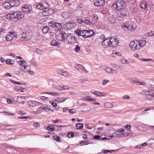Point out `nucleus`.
Here are the masks:
<instances>
[{
  "instance_id": "22",
  "label": "nucleus",
  "mask_w": 154,
  "mask_h": 154,
  "mask_svg": "<svg viewBox=\"0 0 154 154\" xmlns=\"http://www.w3.org/2000/svg\"><path fill=\"white\" fill-rule=\"evenodd\" d=\"M72 14L69 11L63 12L62 13V17L65 19H67L70 17Z\"/></svg>"
},
{
  "instance_id": "7",
  "label": "nucleus",
  "mask_w": 154,
  "mask_h": 154,
  "mask_svg": "<svg viewBox=\"0 0 154 154\" xmlns=\"http://www.w3.org/2000/svg\"><path fill=\"white\" fill-rule=\"evenodd\" d=\"M50 26L54 28L57 31H59L61 29L62 26L60 23L55 22L54 21H52L49 23Z\"/></svg>"
},
{
  "instance_id": "61",
  "label": "nucleus",
  "mask_w": 154,
  "mask_h": 154,
  "mask_svg": "<svg viewBox=\"0 0 154 154\" xmlns=\"http://www.w3.org/2000/svg\"><path fill=\"white\" fill-rule=\"evenodd\" d=\"M149 35L154 36V31H152L149 32Z\"/></svg>"
},
{
  "instance_id": "31",
  "label": "nucleus",
  "mask_w": 154,
  "mask_h": 154,
  "mask_svg": "<svg viewBox=\"0 0 154 154\" xmlns=\"http://www.w3.org/2000/svg\"><path fill=\"white\" fill-rule=\"evenodd\" d=\"M147 6V4L145 1H143L140 4V8L143 9L146 8Z\"/></svg>"
},
{
  "instance_id": "23",
  "label": "nucleus",
  "mask_w": 154,
  "mask_h": 154,
  "mask_svg": "<svg viewBox=\"0 0 154 154\" xmlns=\"http://www.w3.org/2000/svg\"><path fill=\"white\" fill-rule=\"evenodd\" d=\"M75 68L81 72H82L85 70V67L81 64H76L75 65Z\"/></svg>"
},
{
  "instance_id": "8",
  "label": "nucleus",
  "mask_w": 154,
  "mask_h": 154,
  "mask_svg": "<svg viewBox=\"0 0 154 154\" xmlns=\"http://www.w3.org/2000/svg\"><path fill=\"white\" fill-rule=\"evenodd\" d=\"M65 40L70 43H74L76 41V38L72 34H70L66 35Z\"/></svg>"
},
{
  "instance_id": "27",
  "label": "nucleus",
  "mask_w": 154,
  "mask_h": 154,
  "mask_svg": "<svg viewBox=\"0 0 154 154\" xmlns=\"http://www.w3.org/2000/svg\"><path fill=\"white\" fill-rule=\"evenodd\" d=\"M94 32L92 30H86V38L91 36L94 34Z\"/></svg>"
},
{
  "instance_id": "17",
  "label": "nucleus",
  "mask_w": 154,
  "mask_h": 154,
  "mask_svg": "<svg viewBox=\"0 0 154 154\" xmlns=\"http://www.w3.org/2000/svg\"><path fill=\"white\" fill-rule=\"evenodd\" d=\"M94 5L97 6H102L105 4L104 0H94Z\"/></svg>"
},
{
  "instance_id": "64",
  "label": "nucleus",
  "mask_w": 154,
  "mask_h": 154,
  "mask_svg": "<svg viewBox=\"0 0 154 154\" xmlns=\"http://www.w3.org/2000/svg\"><path fill=\"white\" fill-rule=\"evenodd\" d=\"M125 128L128 130L131 128V125H127L125 126Z\"/></svg>"
},
{
  "instance_id": "25",
  "label": "nucleus",
  "mask_w": 154,
  "mask_h": 154,
  "mask_svg": "<svg viewBox=\"0 0 154 154\" xmlns=\"http://www.w3.org/2000/svg\"><path fill=\"white\" fill-rule=\"evenodd\" d=\"M83 23H85L87 24H88L89 25H94L96 23L95 21H90L89 18H86L85 20H84Z\"/></svg>"
},
{
  "instance_id": "6",
  "label": "nucleus",
  "mask_w": 154,
  "mask_h": 154,
  "mask_svg": "<svg viewBox=\"0 0 154 154\" xmlns=\"http://www.w3.org/2000/svg\"><path fill=\"white\" fill-rule=\"evenodd\" d=\"M122 27L125 30H129L131 31V32L134 31L136 29L135 26L133 25H130L127 22L123 24L122 25Z\"/></svg>"
},
{
  "instance_id": "44",
  "label": "nucleus",
  "mask_w": 154,
  "mask_h": 154,
  "mask_svg": "<svg viewBox=\"0 0 154 154\" xmlns=\"http://www.w3.org/2000/svg\"><path fill=\"white\" fill-rule=\"evenodd\" d=\"M74 134L73 132H69L68 133L67 137L69 138L73 137H74Z\"/></svg>"
},
{
  "instance_id": "63",
  "label": "nucleus",
  "mask_w": 154,
  "mask_h": 154,
  "mask_svg": "<svg viewBox=\"0 0 154 154\" xmlns=\"http://www.w3.org/2000/svg\"><path fill=\"white\" fill-rule=\"evenodd\" d=\"M33 125L36 128H38L39 127V124L37 122V123H35L33 124Z\"/></svg>"
},
{
  "instance_id": "19",
  "label": "nucleus",
  "mask_w": 154,
  "mask_h": 154,
  "mask_svg": "<svg viewBox=\"0 0 154 154\" xmlns=\"http://www.w3.org/2000/svg\"><path fill=\"white\" fill-rule=\"evenodd\" d=\"M30 39L28 33L23 32L22 33L20 40L26 41Z\"/></svg>"
},
{
  "instance_id": "5",
  "label": "nucleus",
  "mask_w": 154,
  "mask_h": 154,
  "mask_svg": "<svg viewBox=\"0 0 154 154\" xmlns=\"http://www.w3.org/2000/svg\"><path fill=\"white\" fill-rule=\"evenodd\" d=\"M56 39L60 41H64L65 38L67 35V34L64 32H57L56 34Z\"/></svg>"
},
{
  "instance_id": "18",
  "label": "nucleus",
  "mask_w": 154,
  "mask_h": 154,
  "mask_svg": "<svg viewBox=\"0 0 154 154\" xmlns=\"http://www.w3.org/2000/svg\"><path fill=\"white\" fill-rule=\"evenodd\" d=\"M91 93L92 94L96 95L97 96L103 97L105 96L107 94L106 93H102L99 91L92 90L91 91Z\"/></svg>"
},
{
  "instance_id": "29",
  "label": "nucleus",
  "mask_w": 154,
  "mask_h": 154,
  "mask_svg": "<svg viewBox=\"0 0 154 154\" xmlns=\"http://www.w3.org/2000/svg\"><path fill=\"white\" fill-rule=\"evenodd\" d=\"M118 151V149L117 150H109L103 149L102 150V152L104 154H107L108 153H111L113 152H115Z\"/></svg>"
},
{
  "instance_id": "36",
  "label": "nucleus",
  "mask_w": 154,
  "mask_h": 154,
  "mask_svg": "<svg viewBox=\"0 0 154 154\" xmlns=\"http://www.w3.org/2000/svg\"><path fill=\"white\" fill-rule=\"evenodd\" d=\"M49 29V28L48 26H45L42 29V31L43 33H46L48 31Z\"/></svg>"
},
{
  "instance_id": "40",
  "label": "nucleus",
  "mask_w": 154,
  "mask_h": 154,
  "mask_svg": "<svg viewBox=\"0 0 154 154\" xmlns=\"http://www.w3.org/2000/svg\"><path fill=\"white\" fill-rule=\"evenodd\" d=\"M53 139L57 142H60V138L58 136H53Z\"/></svg>"
},
{
  "instance_id": "4",
  "label": "nucleus",
  "mask_w": 154,
  "mask_h": 154,
  "mask_svg": "<svg viewBox=\"0 0 154 154\" xmlns=\"http://www.w3.org/2000/svg\"><path fill=\"white\" fill-rule=\"evenodd\" d=\"M129 46L131 49L133 51L140 49L138 41L137 40L131 41L130 43Z\"/></svg>"
},
{
  "instance_id": "53",
  "label": "nucleus",
  "mask_w": 154,
  "mask_h": 154,
  "mask_svg": "<svg viewBox=\"0 0 154 154\" xmlns=\"http://www.w3.org/2000/svg\"><path fill=\"white\" fill-rule=\"evenodd\" d=\"M77 22L79 23H83L84 20H83L81 18H77Z\"/></svg>"
},
{
  "instance_id": "9",
  "label": "nucleus",
  "mask_w": 154,
  "mask_h": 154,
  "mask_svg": "<svg viewBox=\"0 0 154 154\" xmlns=\"http://www.w3.org/2000/svg\"><path fill=\"white\" fill-rule=\"evenodd\" d=\"M124 130L122 128H120V129H117L116 132L114 133L113 135L111 136L112 137H122L125 136L124 134Z\"/></svg>"
},
{
  "instance_id": "10",
  "label": "nucleus",
  "mask_w": 154,
  "mask_h": 154,
  "mask_svg": "<svg viewBox=\"0 0 154 154\" xmlns=\"http://www.w3.org/2000/svg\"><path fill=\"white\" fill-rule=\"evenodd\" d=\"M86 30H77L75 31V34L79 37L82 36L85 38H86Z\"/></svg>"
},
{
  "instance_id": "3",
  "label": "nucleus",
  "mask_w": 154,
  "mask_h": 154,
  "mask_svg": "<svg viewBox=\"0 0 154 154\" xmlns=\"http://www.w3.org/2000/svg\"><path fill=\"white\" fill-rule=\"evenodd\" d=\"M116 13L119 17L123 18L128 16L129 14V12L128 10L126 7L117 10Z\"/></svg>"
},
{
  "instance_id": "15",
  "label": "nucleus",
  "mask_w": 154,
  "mask_h": 154,
  "mask_svg": "<svg viewBox=\"0 0 154 154\" xmlns=\"http://www.w3.org/2000/svg\"><path fill=\"white\" fill-rule=\"evenodd\" d=\"M110 38H108L107 39H105L103 41L102 45L104 47L107 48L109 46H110Z\"/></svg>"
},
{
  "instance_id": "20",
  "label": "nucleus",
  "mask_w": 154,
  "mask_h": 154,
  "mask_svg": "<svg viewBox=\"0 0 154 154\" xmlns=\"http://www.w3.org/2000/svg\"><path fill=\"white\" fill-rule=\"evenodd\" d=\"M22 8L23 11L24 12L27 13L29 12L31 10V7L26 5H23Z\"/></svg>"
},
{
  "instance_id": "45",
  "label": "nucleus",
  "mask_w": 154,
  "mask_h": 154,
  "mask_svg": "<svg viewBox=\"0 0 154 154\" xmlns=\"http://www.w3.org/2000/svg\"><path fill=\"white\" fill-rule=\"evenodd\" d=\"M35 51L38 54H42V50L38 48H36Z\"/></svg>"
},
{
  "instance_id": "16",
  "label": "nucleus",
  "mask_w": 154,
  "mask_h": 154,
  "mask_svg": "<svg viewBox=\"0 0 154 154\" xmlns=\"http://www.w3.org/2000/svg\"><path fill=\"white\" fill-rule=\"evenodd\" d=\"M48 8H45L40 11V15L42 16H46L49 15L50 13L49 12Z\"/></svg>"
},
{
  "instance_id": "12",
  "label": "nucleus",
  "mask_w": 154,
  "mask_h": 154,
  "mask_svg": "<svg viewBox=\"0 0 154 154\" xmlns=\"http://www.w3.org/2000/svg\"><path fill=\"white\" fill-rule=\"evenodd\" d=\"M27 104L29 106H35L38 105L40 106L42 103L35 100H29L27 102Z\"/></svg>"
},
{
  "instance_id": "51",
  "label": "nucleus",
  "mask_w": 154,
  "mask_h": 154,
  "mask_svg": "<svg viewBox=\"0 0 154 154\" xmlns=\"http://www.w3.org/2000/svg\"><path fill=\"white\" fill-rule=\"evenodd\" d=\"M63 73L62 75L65 77H67L69 75V74L67 72L63 71Z\"/></svg>"
},
{
  "instance_id": "30",
  "label": "nucleus",
  "mask_w": 154,
  "mask_h": 154,
  "mask_svg": "<svg viewBox=\"0 0 154 154\" xmlns=\"http://www.w3.org/2000/svg\"><path fill=\"white\" fill-rule=\"evenodd\" d=\"M51 45L56 46L57 47H59L60 46V43L58 42H57L55 40H53L51 42Z\"/></svg>"
},
{
  "instance_id": "59",
  "label": "nucleus",
  "mask_w": 154,
  "mask_h": 154,
  "mask_svg": "<svg viewBox=\"0 0 154 154\" xmlns=\"http://www.w3.org/2000/svg\"><path fill=\"white\" fill-rule=\"evenodd\" d=\"M86 100H88L89 101H90V102H92L93 101H96V100H95V99L92 98H88V99H86Z\"/></svg>"
},
{
  "instance_id": "60",
  "label": "nucleus",
  "mask_w": 154,
  "mask_h": 154,
  "mask_svg": "<svg viewBox=\"0 0 154 154\" xmlns=\"http://www.w3.org/2000/svg\"><path fill=\"white\" fill-rule=\"evenodd\" d=\"M122 98L125 99H128L130 98V97L128 95H126L125 96H122Z\"/></svg>"
},
{
  "instance_id": "13",
  "label": "nucleus",
  "mask_w": 154,
  "mask_h": 154,
  "mask_svg": "<svg viewBox=\"0 0 154 154\" xmlns=\"http://www.w3.org/2000/svg\"><path fill=\"white\" fill-rule=\"evenodd\" d=\"M16 34L13 32H9L6 37L8 41H11L16 36Z\"/></svg>"
},
{
  "instance_id": "50",
  "label": "nucleus",
  "mask_w": 154,
  "mask_h": 154,
  "mask_svg": "<svg viewBox=\"0 0 154 154\" xmlns=\"http://www.w3.org/2000/svg\"><path fill=\"white\" fill-rule=\"evenodd\" d=\"M27 67L29 68V65H27V66H25V67L24 68V70L23 72H28V69L27 68Z\"/></svg>"
},
{
  "instance_id": "38",
  "label": "nucleus",
  "mask_w": 154,
  "mask_h": 154,
  "mask_svg": "<svg viewBox=\"0 0 154 154\" xmlns=\"http://www.w3.org/2000/svg\"><path fill=\"white\" fill-rule=\"evenodd\" d=\"M46 93L51 95L54 96H57L59 95L58 93L55 92H47Z\"/></svg>"
},
{
  "instance_id": "37",
  "label": "nucleus",
  "mask_w": 154,
  "mask_h": 154,
  "mask_svg": "<svg viewBox=\"0 0 154 154\" xmlns=\"http://www.w3.org/2000/svg\"><path fill=\"white\" fill-rule=\"evenodd\" d=\"M6 63L8 64L12 65L14 63V61L10 59H7L6 60Z\"/></svg>"
},
{
  "instance_id": "14",
  "label": "nucleus",
  "mask_w": 154,
  "mask_h": 154,
  "mask_svg": "<svg viewBox=\"0 0 154 154\" xmlns=\"http://www.w3.org/2000/svg\"><path fill=\"white\" fill-rule=\"evenodd\" d=\"M110 46L115 47L119 43L118 39L112 37L110 38Z\"/></svg>"
},
{
  "instance_id": "32",
  "label": "nucleus",
  "mask_w": 154,
  "mask_h": 154,
  "mask_svg": "<svg viewBox=\"0 0 154 154\" xmlns=\"http://www.w3.org/2000/svg\"><path fill=\"white\" fill-rule=\"evenodd\" d=\"M139 45L140 47V49L142 47H143L146 44V41L144 40H140L138 41Z\"/></svg>"
},
{
  "instance_id": "33",
  "label": "nucleus",
  "mask_w": 154,
  "mask_h": 154,
  "mask_svg": "<svg viewBox=\"0 0 154 154\" xmlns=\"http://www.w3.org/2000/svg\"><path fill=\"white\" fill-rule=\"evenodd\" d=\"M104 106L106 108H109L112 107L113 105L111 103L106 102L104 103Z\"/></svg>"
},
{
  "instance_id": "21",
  "label": "nucleus",
  "mask_w": 154,
  "mask_h": 154,
  "mask_svg": "<svg viewBox=\"0 0 154 154\" xmlns=\"http://www.w3.org/2000/svg\"><path fill=\"white\" fill-rule=\"evenodd\" d=\"M75 24L72 23H68L64 25V27L66 29H70L75 27Z\"/></svg>"
},
{
  "instance_id": "48",
  "label": "nucleus",
  "mask_w": 154,
  "mask_h": 154,
  "mask_svg": "<svg viewBox=\"0 0 154 154\" xmlns=\"http://www.w3.org/2000/svg\"><path fill=\"white\" fill-rule=\"evenodd\" d=\"M106 71L109 73H112V70L109 68H106Z\"/></svg>"
},
{
  "instance_id": "57",
  "label": "nucleus",
  "mask_w": 154,
  "mask_h": 154,
  "mask_svg": "<svg viewBox=\"0 0 154 154\" xmlns=\"http://www.w3.org/2000/svg\"><path fill=\"white\" fill-rule=\"evenodd\" d=\"M151 109H154V107H149L144 110V111L146 112L150 110Z\"/></svg>"
},
{
  "instance_id": "2",
  "label": "nucleus",
  "mask_w": 154,
  "mask_h": 154,
  "mask_svg": "<svg viewBox=\"0 0 154 154\" xmlns=\"http://www.w3.org/2000/svg\"><path fill=\"white\" fill-rule=\"evenodd\" d=\"M126 7V2L123 0H116L114 2L112 7L115 9L118 10Z\"/></svg>"
},
{
  "instance_id": "28",
  "label": "nucleus",
  "mask_w": 154,
  "mask_h": 154,
  "mask_svg": "<svg viewBox=\"0 0 154 154\" xmlns=\"http://www.w3.org/2000/svg\"><path fill=\"white\" fill-rule=\"evenodd\" d=\"M89 144H93V142H90V141L89 140H82L81 141L80 144L81 146H83L84 145H86Z\"/></svg>"
},
{
  "instance_id": "55",
  "label": "nucleus",
  "mask_w": 154,
  "mask_h": 154,
  "mask_svg": "<svg viewBox=\"0 0 154 154\" xmlns=\"http://www.w3.org/2000/svg\"><path fill=\"white\" fill-rule=\"evenodd\" d=\"M10 81L13 83H14L17 85H21V83L18 82H17L14 81V80H13L11 79H10Z\"/></svg>"
},
{
  "instance_id": "43",
  "label": "nucleus",
  "mask_w": 154,
  "mask_h": 154,
  "mask_svg": "<svg viewBox=\"0 0 154 154\" xmlns=\"http://www.w3.org/2000/svg\"><path fill=\"white\" fill-rule=\"evenodd\" d=\"M146 98L149 100H153V97H152V94H148L146 96Z\"/></svg>"
},
{
  "instance_id": "47",
  "label": "nucleus",
  "mask_w": 154,
  "mask_h": 154,
  "mask_svg": "<svg viewBox=\"0 0 154 154\" xmlns=\"http://www.w3.org/2000/svg\"><path fill=\"white\" fill-rule=\"evenodd\" d=\"M80 48L78 45H76V46L75 48L74 49V50L76 52H79L80 51Z\"/></svg>"
},
{
  "instance_id": "24",
  "label": "nucleus",
  "mask_w": 154,
  "mask_h": 154,
  "mask_svg": "<svg viewBox=\"0 0 154 154\" xmlns=\"http://www.w3.org/2000/svg\"><path fill=\"white\" fill-rule=\"evenodd\" d=\"M11 5L12 7L17 6L20 4V2L18 0H11Z\"/></svg>"
},
{
  "instance_id": "1",
  "label": "nucleus",
  "mask_w": 154,
  "mask_h": 154,
  "mask_svg": "<svg viewBox=\"0 0 154 154\" xmlns=\"http://www.w3.org/2000/svg\"><path fill=\"white\" fill-rule=\"evenodd\" d=\"M6 17V18L10 20L17 21L22 19L24 15L21 12L17 11L12 14H7Z\"/></svg>"
},
{
  "instance_id": "58",
  "label": "nucleus",
  "mask_w": 154,
  "mask_h": 154,
  "mask_svg": "<svg viewBox=\"0 0 154 154\" xmlns=\"http://www.w3.org/2000/svg\"><path fill=\"white\" fill-rule=\"evenodd\" d=\"M75 112V110L74 109H72L69 110V112L70 113H74Z\"/></svg>"
},
{
  "instance_id": "49",
  "label": "nucleus",
  "mask_w": 154,
  "mask_h": 154,
  "mask_svg": "<svg viewBox=\"0 0 154 154\" xmlns=\"http://www.w3.org/2000/svg\"><path fill=\"white\" fill-rule=\"evenodd\" d=\"M114 54H116V55H117L119 56H120L121 55V54L120 52H119L117 51H114L113 52L112 54V56L113 57H115V56L114 55Z\"/></svg>"
},
{
  "instance_id": "62",
  "label": "nucleus",
  "mask_w": 154,
  "mask_h": 154,
  "mask_svg": "<svg viewBox=\"0 0 154 154\" xmlns=\"http://www.w3.org/2000/svg\"><path fill=\"white\" fill-rule=\"evenodd\" d=\"M7 101L8 103L10 104L12 103L13 102V101L9 98H7Z\"/></svg>"
},
{
  "instance_id": "42",
  "label": "nucleus",
  "mask_w": 154,
  "mask_h": 154,
  "mask_svg": "<svg viewBox=\"0 0 154 154\" xmlns=\"http://www.w3.org/2000/svg\"><path fill=\"white\" fill-rule=\"evenodd\" d=\"M108 21L111 23H115V20L113 17H111L109 18L108 19Z\"/></svg>"
},
{
  "instance_id": "54",
  "label": "nucleus",
  "mask_w": 154,
  "mask_h": 154,
  "mask_svg": "<svg viewBox=\"0 0 154 154\" xmlns=\"http://www.w3.org/2000/svg\"><path fill=\"white\" fill-rule=\"evenodd\" d=\"M100 137L99 135H96L94 136V138L95 139L99 140L100 139Z\"/></svg>"
},
{
  "instance_id": "52",
  "label": "nucleus",
  "mask_w": 154,
  "mask_h": 154,
  "mask_svg": "<svg viewBox=\"0 0 154 154\" xmlns=\"http://www.w3.org/2000/svg\"><path fill=\"white\" fill-rule=\"evenodd\" d=\"M139 85H142L144 86H145L146 84L144 82H140L138 81V84Z\"/></svg>"
},
{
  "instance_id": "26",
  "label": "nucleus",
  "mask_w": 154,
  "mask_h": 154,
  "mask_svg": "<svg viewBox=\"0 0 154 154\" xmlns=\"http://www.w3.org/2000/svg\"><path fill=\"white\" fill-rule=\"evenodd\" d=\"M11 2H5L3 5V7L5 8L6 9H9L11 7H12L11 5Z\"/></svg>"
},
{
  "instance_id": "35",
  "label": "nucleus",
  "mask_w": 154,
  "mask_h": 154,
  "mask_svg": "<svg viewBox=\"0 0 154 154\" xmlns=\"http://www.w3.org/2000/svg\"><path fill=\"white\" fill-rule=\"evenodd\" d=\"M150 93L149 91L145 89L143 90L141 92H140V94H145L146 96L148 94H149Z\"/></svg>"
},
{
  "instance_id": "41",
  "label": "nucleus",
  "mask_w": 154,
  "mask_h": 154,
  "mask_svg": "<svg viewBox=\"0 0 154 154\" xmlns=\"http://www.w3.org/2000/svg\"><path fill=\"white\" fill-rule=\"evenodd\" d=\"M139 60H141L142 61L146 62H150L152 61H153L152 59H145L143 58H140L139 59Z\"/></svg>"
},
{
  "instance_id": "56",
  "label": "nucleus",
  "mask_w": 154,
  "mask_h": 154,
  "mask_svg": "<svg viewBox=\"0 0 154 154\" xmlns=\"http://www.w3.org/2000/svg\"><path fill=\"white\" fill-rule=\"evenodd\" d=\"M109 82V81L108 80H104L103 81V82L102 84V85H106V84Z\"/></svg>"
},
{
  "instance_id": "34",
  "label": "nucleus",
  "mask_w": 154,
  "mask_h": 154,
  "mask_svg": "<svg viewBox=\"0 0 154 154\" xmlns=\"http://www.w3.org/2000/svg\"><path fill=\"white\" fill-rule=\"evenodd\" d=\"M55 125H49L47 127V129L50 131H53L55 129L54 126Z\"/></svg>"
},
{
  "instance_id": "11",
  "label": "nucleus",
  "mask_w": 154,
  "mask_h": 154,
  "mask_svg": "<svg viewBox=\"0 0 154 154\" xmlns=\"http://www.w3.org/2000/svg\"><path fill=\"white\" fill-rule=\"evenodd\" d=\"M37 8L41 10H43L45 8H48L49 5L47 3H45L42 4L41 3H37L36 5Z\"/></svg>"
},
{
  "instance_id": "46",
  "label": "nucleus",
  "mask_w": 154,
  "mask_h": 154,
  "mask_svg": "<svg viewBox=\"0 0 154 154\" xmlns=\"http://www.w3.org/2000/svg\"><path fill=\"white\" fill-rule=\"evenodd\" d=\"M121 62L124 64H128L129 62L127 60H125L124 59H122L121 60Z\"/></svg>"
},
{
  "instance_id": "39",
  "label": "nucleus",
  "mask_w": 154,
  "mask_h": 154,
  "mask_svg": "<svg viewBox=\"0 0 154 154\" xmlns=\"http://www.w3.org/2000/svg\"><path fill=\"white\" fill-rule=\"evenodd\" d=\"M83 126V125L81 123H78L76 125V128L78 129H81Z\"/></svg>"
}]
</instances>
